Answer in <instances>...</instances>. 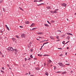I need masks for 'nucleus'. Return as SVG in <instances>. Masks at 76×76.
<instances>
[{
  "mask_svg": "<svg viewBox=\"0 0 76 76\" xmlns=\"http://www.w3.org/2000/svg\"><path fill=\"white\" fill-rule=\"evenodd\" d=\"M67 39H69L70 38V37L69 36H68L67 37Z\"/></svg>",
  "mask_w": 76,
  "mask_h": 76,
  "instance_id": "dca6fc26",
  "label": "nucleus"
},
{
  "mask_svg": "<svg viewBox=\"0 0 76 76\" xmlns=\"http://www.w3.org/2000/svg\"><path fill=\"white\" fill-rule=\"evenodd\" d=\"M12 40H13V41H16V39H15V38H12Z\"/></svg>",
  "mask_w": 76,
  "mask_h": 76,
  "instance_id": "ddd939ff",
  "label": "nucleus"
},
{
  "mask_svg": "<svg viewBox=\"0 0 76 76\" xmlns=\"http://www.w3.org/2000/svg\"><path fill=\"white\" fill-rule=\"evenodd\" d=\"M44 56H49V55H43Z\"/></svg>",
  "mask_w": 76,
  "mask_h": 76,
  "instance_id": "b1692460",
  "label": "nucleus"
},
{
  "mask_svg": "<svg viewBox=\"0 0 76 76\" xmlns=\"http://www.w3.org/2000/svg\"><path fill=\"white\" fill-rule=\"evenodd\" d=\"M2 57H4V55H3V54H2Z\"/></svg>",
  "mask_w": 76,
  "mask_h": 76,
  "instance_id": "79ce46f5",
  "label": "nucleus"
},
{
  "mask_svg": "<svg viewBox=\"0 0 76 76\" xmlns=\"http://www.w3.org/2000/svg\"><path fill=\"white\" fill-rule=\"evenodd\" d=\"M45 75H46V76H48V73L47 72H46Z\"/></svg>",
  "mask_w": 76,
  "mask_h": 76,
  "instance_id": "1a4fd4ad",
  "label": "nucleus"
},
{
  "mask_svg": "<svg viewBox=\"0 0 76 76\" xmlns=\"http://www.w3.org/2000/svg\"><path fill=\"white\" fill-rule=\"evenodd\" d=\"M2 54H3V53L0 51V55H2Z\"/></svg>",
  "mask_w": 76,
  "mask_h": 76,
  "instance_id": "2f4dec72",
  "label": "nucleus"
},
{
  "mask_svg": "<svg viewBox=\"0 0 76 76\" xmlns=\"http://www.w3.org/2000/svg\"><path fill=\"white\" fill-rule=\"evenodd\" d=\"M53 12H54V13H57V12L56 11H55Z\"/></svg>",
  "mask_w": 76,
  "mask_h": 76,
  "instance_id": "c9c22d12",
  "label": "nucleus"
},
{
  "mask_svg": "<svg viewBox=\"0 0 76 76\" xmlns=\"http://www.w3.org/2000/svg\"><path fill=\"white\" fill-rule=\"evenodd\" d=\"M34 60H37V58H34Z\"/></svg>",
  "mask_w": 76,
  "mask_h": 76,
  "instance_id": "864d4df0",
  "label": "nucleus"
},
{
  "mask_svg": "<svg viewBox=\"0 0 76 76\" xmlns=\"http://www.w3.org/2000/svg\"><path fill=\"white\" fill-rule=\"evenodd\" d=\"M50 61V63L51 62V61L50 59L49 60Z\"/></svg>",
  "mask_w": 76,
  "mask_h": 76,
  "instance_id": "052dcab7",
  "label": "nucleus"
},
{
  "mask_svg": "<svg viewBox=\"0 0 76 76\" xmlns=\"http://www.w3.org/2000/svg\"><path fill=\"white\" fill-rule=\"evenodd\" d=\"M19 8L20 9V10H22V11H23V9H22V8H21L20 7H19Z\"/></svg>",
  "mask_w": 76,
  "mask_h": 76,
  "instance_id": "aec40b11",
  "label": "nucleus"
},
{
  "mask_svg": "<svg viewBox=\"0 0 76 76\" xmlns=\"http://www.w3.org/2000/svg\"><path fill=\"white\" fill-rule=\"evenodd\" d=\"M65 34H63L61 36L62 37H65Z\"/></svg>",
  "mask_w": 76,
  "mask_h": 76,
  "instance_id": "f3484780",
  "label": "nucleus"
},
{
  "mask_svg": "<svg viewBox=\"0 0 76 76\" xmlns=\"http://www.w3.org/2000/svg\"><path fill=\"white\" fill-rule=\"evenodd\" d=\"M1 72H2V73H4V71H2L1 70Z\"/></svg>",
  "mask_w": 76,
  "mask_h": 76,
  "instance_id": "f704fd0d",
  "label": "nucleus"
},
{
  "mask_svg": "<svg viewBox=\"0 0 76 76\" xmlns=\"http://www.w3.org/2000/svg\"><path fill=\"white\" fill-rule=\"evenodd\" d=\"M2 70H4V67H2Z\"/></svg>",
  "mask_w": 76,
  "mask_h": 76,
  "instance_id": "72a5a7b5",
  "label": "nucleus"
},
{
  "mask_svg": "<svg viewBox=\"0 0 76 76\" xmlns=\"http://www.w3.org/2000/svg\"><path fill=\"white\" fill-rule=\"evenodd\" d=\"M7 66H8V67H10V66H9V64H7Z\"/></svg>",
  "mask_w": 76,
  "mask_h": 76,
  "instance_id": "8fccbe9b",
  "label": "nucleus"
},
{
  "mask_svg": "<svg viewBox=\"0 0 76 76\" xmlns=\"http://www.w3.org/2000/svg\"><path fill=\"white\" fill-rule=\"evenodd\" d=\"M54 69L55 70L56 69V66H54Z\"/></svg>",
  "mask_w": 76,
  "mask_h": 76,
  "instance_id": "a19ab883",
  "label": "nucleus"
},
{
  "mask_svg": "<svg viewBox=\"0 0 76 76\" xmlns=\"http://www.w3.org/2000/svg\"><path fill=\"white\" fill-rule=\"evenodd\" d=\"M29 44L30 45H31V44H32V43H31V42H30Z\"/></svg>",
  "mask_w": 76,
  "mask_h": 76,
  "instance_id": "603ef678",
  "label": "nucleus"
},
{
  "mask_svg": "<svg viewBox=\"0 0 76 76\" xmlns=\"http://www.w3.org/2000/svg\"><path fill=\"white\" fill-rule=\"evenodd\" d=\"M48 42H46V43H44L42 45V47H43V46H44V45H45V44H48Z\"/></svg>",
  "mask_w": 76,
  "mask_h": 76,
  "instance_id": "9b49d317",
  "label": "nucleus"
},
{
  "mask_svg": "<svg viewBox=\"0 0 76 76\" xmlns=\"http://www.w3.org/2000/svg\"><path fill=\"white\" fill-rule=\"evenodd\" d=\"M47 22H48V23H49V24H51V23H50V22H49V21H47Z\"/></svg>",
  "mask_w": 76,
  "mask_h": 76,
  "instance_id": "ea45409f",
  "label": "nucleus"
},
{
  "mask_svg": "<svg viewBox=\"0 0 76 76\" xmlns=\"http://www.w3.org/2000/svg\"><path fill=\"white\" fill-rule=\"evenodd\" d=\"M50 12L52 14H54V12H53V11H51Z\"/></svg>",
  "mask_w": 76,
  "mask_h": 76,
  "instance_id": "6ab92c4d",
  "label": "nucleus"
},
{
  "mask_svg": "<svg viewBox=\"0 0 76 76\" xmlns=\"http://www.w3.org/2000/svg\"><path fill=\"white\" fill-rule=\"evenodd\" d=\"M66 4L65 3H63L62 4V6H64V7H66Z\"/></svg>",
  "mask_w": 76,
  "mask_h": 76,
  "instance_id": "423d86ee",
  "label": "nucleus"
},
{
  "mask_svg": "<svg viewBox=\"0 0 76 76\" xmlns=\"http://www.w3.org/2000/svg\"><path fill=\"white\" fill-rule=\"evenodd\" d=\"M7 50H10L11 51H13L14 50L12 47L9 48L7 49Z\"/></svg>",
  "mask_w": 76,
  "mask_h": 76,
  "instance_id": "f257e3e1",
  "label": "nucleus"
},
{
  "mask_svg": "<svg viewBox=\"0 0 76 76\" xmlns=\"http://www.w3.org/2000/svg\"><path fill=\"white\" fill-rule=\"evenodd\" d=\"M34 76V75H30V76Z\"/></svg>",
  "mask_w": 76,
  "mask_h": 76,
  "instance_id": "774afa93",
  "label": "nucleus"
},
{
  "mask_svg": "<svg viewBox=\"0 0 76 76\" xmlns=\"http://www.w3.org/2000/svg\"><path fill=\"white\" fill-rule=\"evenodd\" d=\"M50 7L49 6L47 7V9H50Z\"/></svg>",
  "mask_w": 76,
  "mask_h": 76,
  "instance_id": "4468645a",
  "label": "nucleus"
},
{
  "mask_svg": "<svg viewBox=\"0 0 76 76\" xmlns=\"http://www.w3.org/2000/svg\"><path fill=\"white\" fill-rule=\"evenodd\" d=\"M28 48H29V47H31V45L29 44V45H28Z\"/></svg>",
  "mask_w": 76,
  "mask_h": 76,
  "instance_id": "a878e982",
  "label": "nucleus"
},
{
  "mask_svg": "<svg viewBox=\"0 0 76 76\" xmlns=\"http://www.w3.org/2000/svg\"><path fill=\"white\" fill-rule=\"evenodd\" d=\"M5 26L6 27V28L7 29V30H8V31H9L10 30V29H9V27L7 26V25H5Z\"/></svg>",
  "mask_w": 76,
  "mask_h": 76,
  "instance_id": "39448f33",
  "label": "nucleus"
},
{
  "mask_svg": "<svg viewBox=\"0 0 76 76\" xmlns=\"http://www.w3.org/2000/svg\"><path fill=\"white\" fill-rule=\"evenodd\" d=\"M35 25V24L34 23H33L30 26V27H33Z\"/></svg>",
  "mask_w": 76,
  "mask_h": 76,
  "instance_id": "20e7f679",
  "label": "nucleus"
},
{
  "mask_svg": "<svg viewBox=\"0 0 76 76\" xmlns=\"http://www.w3.org/2000/svg\"><path fill=\"white\" fill-rule=\"evenodd\" d=\"M63 56V55H62V54H61V55H59V56Z\"/></svg>",
  "mask_w": 76,
  "mask_h": 76,
  "instance_id": "c03bdc74",
  "label": "nucleus"
},
{
  "mask_svg": "<svg viewBox=\"0 0 76 76\" xmlns=\"http://www.w3.org/2000/svg\"><path fill=\"white\" fill-rule=\"evenodd\" d=\"M35 28H32V29H30V30L32 31V30H33L34 31H35V30L34 29H35Z\"/></svg>",
  "mask_w": 76,
  "mask_h": 76,
  "instance_id": "393cba45",
  "label": "nucleus"
},
{
  "mask_svg": "<svg viewBox=\"0 0 76 76\" xmlns=\"http://www.w3.org/2000/svg\"><path fill=\"white\" fill-rule=\"evenodd\" d=\"M48 41V40H45V41Z\"/></svg>",
  "mask_w": 76,
  "mask_h": 76,
  "instance_id": "0e129e2a",
  "label": "nucleus"
},
{
  "mask_svg": "<svg viewBox=\"0 0 76 76\" xmlns=\"http://www.w3.org/2000/svg\"><path fill=\"white\" fill-rule=\"evenodd\" d=\"M38 56H40V57H41V55H39V54H38Z\"/></svg>",
  "mask_w": 76,
  "mask_h": 76,
  "instance_id": "58836bf2",
  "label": "nucleus"
},
{
  "mask_svg": "<svg viewBox=\"0 0 76 76\" xmlns=\"http://www.w3.org/2000/svg\"><path fill=\"white\" fill-rule=\"evenodd\" d=\"M2 32H3V31H1V33H2Z\"/></svg>",
  "mask_w": 76,
  "mask_h": 76,
  "instance_id": "69168bd1",
  "label": "nucleus"
},
{
  "mask_svg": "<svg viewBox=\"0 0 76 76\" xmlns=\"http://www.w3.org/2000/svg\"><path fill=\"white\" fill-rule=\"evenodd\" d=\"M65 73H66V72H63L62 73V75H64Z\"/></svg>",
  "mask_w": 76,
  "mask_h": 76,
  "instance_id": "a211bd4d",
  "label": "nucleus"
},
{
  "mask_svg": "<svg viewBox=\"0 0 76 76\" xmlns=\"http://www.w3.org/2000/svg\"><path fill=\"white\" fill-rule=\"evenodd\" d=\"M56 38L57 39H58L59 37L58 36L56 37Z\"/></svg>",
  "mask_w": 76,
  "mask_h": 76,
  "instance_id": "de8ad7c7",
  "label": "nucleus"
},
{
  "mask_svg": "<svg viewBox=\"0 0 76 76\" xmlns=\"http://www.w3.org/2000/svg\"><path fill=\"white\" fill-rule=\"evenodd\" d=\"M44 25H45V26H47V27H48V26H49V25H48L47 24H45Z\"/></svg>",
  "mask_w": 76,
  "mask_h": 76,
  "instance_id": "f8f14e48",
  "label": "nucleus"
},
{
  "mask_svg": "<svg viewBox=\"0 0 76 76\" xmlns=\"http://www.w3.org/2000/svg\"><path fill=\"white\" fill-rule=\"evenodd\" d=\"M30 59V58H29L28 59V60H29Z\"/></svg>",
  "mask_w": 76,
  "mask_h": 76,
  "instance_id": "680f3d73",
  "label": "nucleus"
},
{
  "mask_svg": "<svg viewBox=\"0 0 76 76\" xmlns=\"http://www.w3.org/2000/svg\"><path fill=\"white\" fill-rule=\"evenodd\" d=\"M34 2H38V1L37 0H35L34 1Z\"/></svg>",
  "mask_w": 76,
  "mask_h": 76,
  "instance_id": "5701e85b",
  "label": "nucleus"
},
{
  "mask_svg": "<svg viewBox=\"0 0 76 76\" xmlns=\"http://www.w3.org/2000/svg\"><path fill=\"white\" fill-rule=\"evenodd\" d=\"M30 57L31 58H33V56H32V55H31L30 56Z\"/></svg>",
  "mask_w": 76,
  "mask_h": 76,
  "instance_id": "cd10ccee",
  "label": "nucleus"
},
{
  "mask_svg": "<svg viewBox=\"0 0 76 76\" xmlns=\"http://www.w3.org/2000/svg\"><path fill=\"white\" fill-rule=\"evenodd\" d=\"M58 49H59V50H62V48H58Z\"/></svg>",
  "mask_w": 76,
  "mask_h": 76,
  "instance_id": "a18cd8bd",
  "label": "nucleus"
},
{
  "mask_svg": "<svg viewBox=\"0 0 76 76\" xmlns=\"http://www.w3.org/2000/svg\"><path fill=\"white\" fill-rule=\"evenodd\" d=\"M66 34H67V35H71V36H73V34H72L67 33H66Z\"/></svg>",
  "mask_w": 76,
  "mask_h": 76,
  "instance_id": "0eeeda50",
  "label": "nucleus"
},
{
  "mask_svg": "<svg viewBox=\"0 0 76 76\" xmlns=\"http://www.w3.org/2000/svg\"><path fill=\"white\" fill-rule=\"evenodd\" d=\"M29 75H30L31 73H30V72H29Z\"/></svg>",
  "mask_w": 76,
  "mask_h": 76,
  "instance_id": "bf43d9fd",
  "label": "nucleus"
},
{
  "mask_svg": "<svg viewBox=\"0 0 76 76\" xmlns=\"http://www.w3.org/2000/svg\"><path fill=\"white\" fill-rule=\"evenodd\" d=\"M51 22L53 23H54V21L52 20V21H51Z\"/></svg>",
  "mask_w": 76,
  "mask_h": 76,
  "instance_id": "473e14b6",
  "label": "nucleus"
},
{
  "mask_svg": "<svg viewBox=\"0 0 76 76\" xmlns=\"http://www.w3.org/2000/svg\"><path fill=\"white\" fill-rule=\"evenodd\" d=\"M29 21H26L25 22V23H26V24H29Z\"/></svg>",
  "mask_w": 76,
  "mask_h": 76,
  "instance_id": "6e6552de",
  "label": "nucleus"
},
{
  "mask_svg": "<svg viewBox=\"0 0 76 76\" xmlns=\"http://www.w3.org/2000/svg\"><path fill=\"white\" fill-rule=\"evenodd\" d=\"M37 34H40V35H42L43 34V33H42V32L37 33Z\"/></svg>",
  "mask_w": 76,
  "mask_h": 76,
  "instance_id": "9d476101",
  "label": "nucleus"
},
{
  "mask_svg": "<svg viewBox=\"0 0 76 76\" xmlns=\"http://www.w3.org/2000/svg\"><path fill=\"white\" fill-rule=\"evenodd\" d=\"M66 65H67V66H69V65H70V64H66Z\"/></svg>",
  "mask_w": 76,
  "mask_h": 76,
  "instance_id": "e433bc0d",
  "label": "nucleus"
},
{
  "mask_svg": "<svg viewBox=\"0 0 76 76\" xmlns=\"http://www.w3.org/2000/svg\"><path fill=\"white\" fill-rule=\"evenodd\" d=\"M71 73H73V71H71Z\"/></svg>",
  "mask_w": 76,
  "mask_h": 76,
  "instance_id": "6e6d98bb",
  "label": "nucleus"
},
{
  "mask_svg": "<svg viewBox=\"0 0 76 76\" xmlns=\"http://www.w3.org/2000/svg\"><path fill=\"white\" fill-rule=\"evenodd\" d=\"M67 50H69V48L67 47Z\"/></svg>",
  "mask_w": 76,
  "mask_h": 76,
  "instance_id": "09e8293b",
  "label": "nucleus"
},
{
  "mask_svg": "<svg viewBox=\"0 0 76 76\" xmlns=\"http://www.w3.org/2000/svg\"><path fill=\"white\" fill-rule=\"evenodd\" d=\"M20 28H23V27L22 26H20Z\"/></svg>",
  "mask_w": 76,
  "mask_h": 76,
  "instance_id": "37998d69",
  "label": "nucleus"
},
{
  "mask_svg": "<svg viewBox=\"0 0 76 76\" xmlns=\"http://www.w3.org/2000/svg\"><path fill=\"white\" fill-rule=\"evenodd\" d=\"M42 0H40L38 1V2H42Z\"/></svg>",
  "mask_w": 76,
  "mask_h": 76,
  "instance_id": "4be33fe9",
  "label": "nucleus"
},
{
  "mask_svg": "<svg viewBox=\"0 0 76 76\" xmlns=\"http://www.w3.org/2000/svg\"><path fill=\"white\" fill-rule=\"evenodd\" d=\"M51 39H53V37H50Z\"/></svg>",
  "mask_w": 76,
  "mask_h": 76,
  "instance_id": "7c9ffc66",
  "label": "nucleus"
},
{
  "mask_svg": "<svg viewBox=\"0 0 76 76\" xmlns=\"http://www.w3.org/2000/svg\"><path fill=\"white\" fill-rule=\"evenodd\" d=\"M26 75H28V73H26Z\"/></svg>",
  "mask_w": 76,
  "mask_h": 76,
  "instance_id": "13d9d810",
  "label": "nucleus"
},
{
  "mask_svg": "<svg viewBox=\"0 0 76 76\" xmlns=\"http://www.w3.org/2000/svg\"><path fill=\"white\" fill-rule=\"evenodd\" d=\"M61 72H59V71H58V72H56V73H61Z\"/></svg>",
  "mask_w": 76,
  "mask_h": 76,
  "instance_id": "c756f323",
  "label": "nucleus"
},
{
  "mask_svg": "<svg viewBox=\"0 0 76 76\" xmlns=\"http://www.w3.org/2000/svg\"><path fill=\"white\" fill-rule=\"evenodd\" d=\"M14 51H15V52H18V50L15 49H14Z\"/></svg>",
  "mask_w": 76,
  "mask_h": 76,
  "instance_id": "2eb2a0df",
  "label": "nucleus"
},
{
  "mask_svg": "<svg viewBox=\"0 0 76 76\" xmlns=\"http://www.w3.org/2000/svg\"><path fill=\"white\" fill-rule=\"evenodd\" d=\"M45 40H43V41H42V42H45Z\"/></svg>",
  "mask_w": 76,
  "mask_h": 76,
  "instance_id": "4d7b16f0",
  "label": "nucleus"
},
{
  "mask_svg": "<svg viewBox=\"0 0 76 76\" xmlns=\"http://www.w3.org/2000/svg\"><path fill=\"white\" fill-rule=\"evenodd\" d=\"M39 37V38H41V37Z\"/></svg>",
  "mask_w": 76,
  "mask_h": 76,
  "instance_id": "338daca9",
  "label": "nucleus"
},
{
  "mask_svg": "<svg viewBox=\"0 0 76 76\" xmlns=\"http://www.w3.org/2000/svg\"><path fill=\"white\" fill-rule=\"evenodd\" d=\"M42 46H41V48L40 49V50H41V49H42Z\"/></svg>",
  "mask_w": 76,
  "mask_h": 76,
  "instance_id": "5fc2aeb1",
  "label": "nucleus"
},
{
  "mask_svg": "<svg viewBox=\"0 0 76 76\" xmlns=\"http://www.w3.org/2000/svg\"><path fill=\"white\" fill-rule=\"evenodd\" d=\"M16 37L17 38H19V36H18L17 35H16Z\"/></svg>",
  "mask_w": 76,
  "mask_h": 76,
  "instance_id": "bb28decb",
  "label": "nucleus"
},
{
  "mask_svg": "<svg viewBox=\"0 0 76 76\" xmlns=\"http://www.w3.org/2000/svg\"><path fill=\"white\" fill-rule=\"evenodd\" d=\"M55 11H57L58 10V9H56L55 10Z\"/></svg>",
  "mask_w": 76,
  "mask_h": 76,
  "instance_id": "49530a36",
  "label": "nucleus"
},
{
  "mask_svg": "<svg viewBox=\"0 0 76 76\" xmlns=\"http://www.w3.org/2000/svg\"><path fill=\"white\" fill-rule=\"evenodd\" d=\"M64 43H65V41H64L62 42V44H64Z\"/></svg>",
  "mask_w": 76,
  "mask_h": 76,
  "instance_id": "c85d7f7f",
  "label": "nucleus"
},
{
  "mask_svg": "<svg viewBox=\"0 0 76 76\" xmlns=\"http://www.w3.org/2000/svg\"><path fill=\"white\" fill-rule=\"evenodd\" d=\"M58 64H59V66H60L61 67H65V65H63V64L61 63H58Z\"/></svg>",
  "mask_w": 76,
  "mask_h": 76,
  "instance_id": "f03ea898",
  "label": "nucleus"
},
{
  "mask_svg": "<svg viewBox=\"0 0 76 76\" xmlns=\"http://www.w3.org/2000/svg\"><path fill=\"white\" fill-rule=\"evenodd\" d=\"M21 35L22 38H25V37H26V35H25V34H22Z\"/></svg>",
  "mask_w": 76,
  "mask_h": 76,
  "instance_id": "7ed1b4c3",
  "label": "nucleus"
},
{
  "mask_svg": "<svg viewBox=\"0 0 76 76\" xmlns=\"http://www.w3.org/2000/svg\"><path fill=\"white\" fill-rule=\"evenodd\" d=\"M26 60H27V58H25V61H26Z\"/></svg>",
  "mask_w": 76,
  "mask_h": 76,
  "instance_id": "4c0bfd02",
  "label": "nucleus"
},
{
  "mask_svg": "<svg viewBox=\"0 0 76 76\" xmlns=\"http://www.w3.org/2000/svg\"><path fill=\"white\" fill-rule=\"evenodd\" d=\"M41 4H44L42 3V4H38L37 6H39L40 5H41Z\"/></svg>",
  "mask_w": 76,
  "mask_h": 76,
  "instance_id": "412c9836",
  "label": "nucleus"
},
{
  "mask_svg": "<svg viewBox=\"0 0 76 76\" xmlns=\"http://www.w3.org/2000/svg\"><path fill=\"white\" fill-rule=\"evenodd\" d=\"M69 42V41L68 42H67L65 44H67V43H68V42Z\"/></svg>",
  "mask_w": 76,
  "mask_h": 76,
  "instance_id": "3c124183",
  "label": "nucleus"
},
{
  "mask_svg": "<svg viewBox=\"0 0 76 76\" xmlns=\"http://www.w3.org/2000/svg\"><path fill=\"white\" fill-rule=\"evenodd\" d=\"M56 41H60V40H56Z\"/></svg>",
  "mask_w": 76,
  "mask_h": 76,
  "instance_id": "e2e57ef3",
  "label": "nucleus"
}]
</instances>
